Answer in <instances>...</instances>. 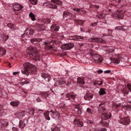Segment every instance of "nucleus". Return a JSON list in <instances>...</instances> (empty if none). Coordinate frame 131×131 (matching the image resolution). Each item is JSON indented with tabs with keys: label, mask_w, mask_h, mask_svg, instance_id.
Segmentation results:
<instances>
[{
	"label": "nucleus",
	"mask_w": 131,
	"mask_h": 131,
	"mask_svg": "<svg viewBox=\"0 0 131 131\" xmlns=\"http://www.w3.org/2000/svg\"><path fill=\"white\" fill-rule=\"evenodd\" d=\"M24 69L21 70V72L24 74L28 76L30 73H32L36 71V67L34 65L29 63H25L23 64Z\"/></svg>",
	"instance_id": "nucleus-1"
},
{
	"label": "nucleus",
	"mask_w": 131,
	"mask_h": 131,
	"mask_svg": "<svg viewBox=\"0 0 131 131\" xmlns=\"http://www.w3.org/2000/svg\"><path fill=\"white\" fill-rule=\"evenodd\" d=\"M122 104L121 103H119L118 104H115L113 105V106L116 108H118V107L121 106V105Z\"/></svg>",
	"instance_id": "nucleus-41"
},
{
	"label": "nucleus",
	"mask_w": 131,
	"mask_h": 131,
	"mask_svg": "<svg viewBox=\"0 0 131 131\" xmlns=\"http://www.w3.org/2000/svg\"><path fill=\"white\" fill-rule=\"evenodd\" d=\"M77 83L80 84H83L85 83V81L82 77L78 78H77Z\"/></svg>",
	"instance_id": "nucleus-20"
},
{
	"label": "nucleus",
	"mask_w": 131,
	"mask_h": 131,
	"mask_svg": "<svg viewBox=\"0 0 131 131\" xmlns=\"http://www.w3.org/2000/svg\"><path fill=\"white\" fill-rule=\"evenodd\" d=\"M113 62L114 63L118 64L119 62V60L118 59L114 58Z\"/></svg>",
	"instance_id": "nucleus-40"
},
{
	"label": "nucleus",
	"mask_w": 131,
	"mask_h": 131,
	"mask_svg": "<svg viewBox=\"0 0 131 131\" xmlns=\"http://www.w3.org/2000/svg\"><path fill=\"white\" fill-rule=\"evenodd\" d=\"M77 38L76 35L70 36L69 37L70 39L72 40H77Z\"/></svg>",
	"instance_id": "nucleus-39"
},
{
	"label": "nucleus",
	"mask_w": 131,
	"mask_h": 131,
	"mask_svg": "<svg viewBox=\"0 0 131 131\" xmlns=\"http://www.w3.org/2000/svg\"><path fill=\"white\" fill-rule=\"evenodd\" d=\"M0 123H1V128L4 129L5 127H6L8 125V124L7 122L5 120L1 119Z\"/></svg>",
	"instance_id": "nucleus-9"
},
{
	"label": "nucleus",
	"mask_w": 131,
	"mask_h": 131,
	"mask_svg": "<svg viewBox=\"0 0 131 131\" xmlns=\"http://www.w3.org/2000/svg\"><path fill=\"white\" fill-rule=\"evenodd\" d=\"M52 2L56 4L61 6L63 5L62 2L60 0H51Z\"/></svg>",
	"instance_id": "nucleus-21"
},
{
	"label": "nucleus",
	"mask_w": 131,
	"mask_h": 131,
	"mask_svg": "<svg viewBox=\"0 0 131 131\" xmlns=\"http://www.w3.org/2000/svg\"><path fill=\"white\" fill-rule=\"evenodd\" d=\"M60 113H59L57 111V110L54 112L53 114L52 115V116L53 117H57L59 118V117Z\"/></svg>",
	"instance_id": "nucleus-28"
},
{
	"label": "nucleus",
	"mask_w": 131,
	"mask_h": 131,
	"mask_svg": "<svg viewBox=\"0 0 131 131\" xmlns=\"http://www.w3.org/2000/svg\"><path fill=\"white\" fill-rule=\"evenodd\" d=\"M118 14H113V16L114 17H115L117 18L118 16Z\"/></svg>",
	"instance_id": "nucleus-60"
},
{
	"label": "nucleus",
	"mask_w": 131,
	"mask_h": 131,
	"mask_svg": "<svg viewBox=\"0 0 131 131\" xmlns=\"http://www.w3.org/2000/svg\"><path fill=\"white\" fill-rule=\"evenodd\" d=\"M7 26L9 27L10 28L12 29V28L13 26V25L11 24H8L7 25Z\"/></svg>",
	"instance_id": "nucleus-52"
},
{
	"label": "nucleus",
	"mask_w": 131,
	"mask_h": 131,
	"mask_svg": "<svg viewBox=\"0 0 131 131\" xmlns=\"http://www.w3.org/2000/svg\"><path fill=\"white\" fill-rule=\"evenodd\" d=\"M126 108L127 109L129 110H131V106H127Z\"/></svg>",
	"instance_id": "nucleus-62"
},
{
	"label": "nucleus",
	"mask_w": 131,
	"mask_h": 131,
	"mask_svg": "<svg viewBox=\"0 0 131 131\" xmlns=\"http://www.w3.org/2000/svg\"><path fill=\"white\" fill-rule=\"evenodd\" d=\"M41 76L42 78L48 82H49L51 79L50 75L46 73H42L41 74Z\"/></svg>",
	"instance_id": "nucleus-10"
},
{
	"label": "nucleus",
	"mask_w": 131,
	"mask_h": 131,
	"mask_svg": "<svg viewBox=\"0 0 131 131\" xmlns=\"http://www.w3.org/2000/svg\"><path fill=\"white\" fill-rule=\"evenodd\" d=\"M111 117V114L107 113L102 114L101 115L102 120H106L109 119Z\"/></svg>",
	"instance_id": "nucleus-8"
},
{
	"label": "nucleus",
	"mask_w": 131,
	"mask_h": 131,
	"mask_svg": "<svg viewBox=\"0 0 131 131\" xmlns=\"http://www.w3.org/2000/svg\"><path fill=\"white\" fill-rule=\"evenodd\" d=\"M100 82V81L97 80H95V81H93V85H94L96 86L97 85L99 84V83H98V82Z\"/></svg>",
	"instance_id": "nucleus-45"
},
{
	"label": "nucleus",
	"mask_w": 131,
	"mask_h": 131,
	"mask_svg": "<svg viewBox=\"0 0 131 131\" xmlns=\"http://www.w3.org/2000/svg\"><path fill=\"white\" fill-rule=\"evenodd\" d=\"M19 104V102L18 101H13L10 103V104L12 106L14 107L18 106Z\"/></svg>",
	"instance_id": "nucleus-22"
},
{
	"label": "nucleus",
	"mask_w": 131,
	"mask_h": 131,
	"mask_svg": "<svg viewBox=\"0 0 131 131\" xmlns=\"http://www.w3.org/2000/svg\"><path fill=\"white\" fill-rule=\"evenodd\" d=\"M57 110L55 109H52L51 111L49 112V113H51L50 114L52 116L54 113V112L56 111Z\"/></svg>",
	"instance_id": "nucleus-49"
},
{
	"label": "nucleus",
	"mask_w": 131,
	"mask_h": 131,
	"mask_svg": "<svg viewBox=\"0 0 131 131\" xmlns=\"http://www.w3.org/2000/svg\"><path fill=\"white\" fill-rule=\"evenodd\" d=\"M59 29V27L56 25H53L51 27V29L52 32L54 31H57Z\"/></svg>",
	"instance_id": "nucleus-16"
},
{
	"label": "nucleus",
	"mask_w": 131,
	"mask_h": 131,
	"mask_svg": "<svg viewBox=\"0 0 131 131\" xmlns=\"http://www.w3.org/2000/svg\"><path fill=\"white\" fill-rule=\"evenodd\" d=\"M3 111L2 110H0V116H1L3 114Z\"/></svg>",
	"instance_id": "nucleus-64"
},
{
	"label": "nucleus",
	"mask_w": 131,
	"mask_h": 131,
	"mask_svg": "<svg viewBox=\"0 0 131 131\" xmlns=\"http://www.w3.org/2000/svg\"><path fill=\"white\" fill-rule=\"evenodd\" d=\"M88 123H89L90 124H92L94 123L93 121H91L89 120H87V121L86 122Z\"/></svg>",
	"instance_id": "nucleus-59"
},
{
	"label": "nucleus",
	"mask_w": 131,
	"mask_h": 131,
	"mask_svg": "<svg viewBox=\"0 0 131 131\" xmlns=\"http://www.w3.org/2000/svg\"><path fill=\"white\" fill-rule=\"evenodd\" d=\"M90 54L92 56L94 54V52L92 50H90Z\"/></svg>",
	"instance_id": "nucleus-53"
},
{
	"label": "nucleus",
	"mask_w": 131,
	"mask_h": 131,
	"mask_svg": "<svg viewBox=\"0 0 131 131\" xmlns=\"http://www.w3.org/2000/svg\"><path fill=\"white\" fill-rule=\"evenodd\" d=\"M74 21L75 23L78 24L83 25V21L81 20L77 19H74Z\"/></svg>",
	"instance_id": "nucleus-30"
},
{
	"label": "nucleus",
	"mask_w": 131,
	"mask_h": 131,
	"mask_svg": "<svg viewBox=\"0 0 131 131\" xmlns=\"http://www.w3.org/2000/svg\"><path fill=\"white\" fill-rule=\"evenodd\" d=\"M93 59L97 63H100L102 61V57L99 55L96 54H94L92 56Z\"/></svg>",
	"instance_id": "nucleus-5"
},
{
	"label": "nucleus",
	"mask_w": 131,
	"mask_h": 131,
	"mask_svg": "<svg viewBox=\"0 0 131 131\" xmlns=\"http://www.w3.org/2000/svg\"><path fill=\"white\" fill-rule=\"evenodd\" d=\"M49 95V94H48L47 92H43L40 93V95H41V97H43V98H46Z\"/></svg>",
	"instance_id": "nucleus-29"
},
{
	"label": "nucleus",
	"mask_w": 131,
	"mask_h": 131,
	"mask_svg": "<svg viewBox=\"0 0 131 131\" xmlns=\"http://www.w3.org/2000/svg\"><path fill=\"white\" fill-rule=\"evenodd\" d=\"M9 38L8 35H4V34H1L0 35V40L3 42H5Z\"/></svg>",
	"instance_id": "nucleus-14"
},
{
	"label": "nucleus",
	"mask_w": 131,
	"mask_h": 131,
	"mask_svg": "<svg viewBox=\"0 0 131 131\" xmlns=\"http://www.w3.org/2000/svg\"><path fill=\"white\" fill-rule=\"evenodd\" d=\"M22 38H24L26 40L28 39L29 36L28 34L25 31L24 34L22 35L21 36Z\"/></svg>",
	"instance_id": "nucleus-27"
},
{
	"label": "nucleus",
	"mask_w": 131,
	"mask_h": 131,
	"mask_svg": "<svg viewBox=\"0 0 131 131\" xmlns=\"http://www.w3.org/2000/svg\"><path fill=\"white\" fill-rule=\"evenodd\" d=\"M63 16L64 18V17H68V18L69 19H71V17H72V18H74L75 17L76 15H73V14L70 13L69 12L64 11V12L63 14Z\"/></svg>",
	"instance_id": "nucleus-7"
},
{
	"label": "nucleus",
	"mask_w": 131,
	"mask_h": 131,
	"mask_svg": "<svg viewBox=\"0 0 131 131\" xmlns=\"http://www.w3.org/2000/svg\"><path fill=\"white\" fill-rule=\"evenodd\" d=\"M25 32H26L28 35H31L34 33V30L33 29L30 28H27L26 29Z\"/></svg>",
	"instance_id": "nucleus-19"
},
{
	"label": "nucleus",
	"mask_w": 131,
	"mask_h": 131,
	"mask_svg": "<svg viewBox=\"0 0 131 131\" xmlns=\"http://www.w3.org/2000/svg\"><path fill=\"white\" fill-rule=\"evenodd\" d=\"M97 24V22H94L91 24V26L93 27H94L96 26Z\"/></svg>",
	"instance_id": "nucleus-55"
},
{
	"label": "nucleus",
	"mask_w": 131,
	"mask_h": 131,
	"mask_svg": "<svg viewBox=\"0 0 131 131\" xmlns=\"http://www.w3.org/2000/svg\"><path fill=\"white\" fill-rule=\"evenodd\" d=\"M97 38H91L89 39V41H92L93 42H96L97 41Z\"/></svg>",
	"instance_id": "nucleus-38"
},
{
	"label": "nucleus",
	"mask_w": 131,
	"mask_h": 131,
	"mask_svg": "<svg viewBox=\"0 0 131 131\" xmlns=\"http://www.w3.org/2000/svg\"><path fill=\"white\" fill-rule=\"evenodd\" d=\"M29 113L30 114L31 112L32 115H33L34 113V111H35V109L34 108H30L29 109Z\"/></svg>",
	"instance_id": "nucleus-37"
},
{
	"label": "nucleus",
	"mask_w": 131,
	"mask_h": 131,
	"mask_svg": "<svg viewBox=\"0 0 131 131\" xmlns=\"http://www.w3.org/2000/svg\"><path fill=\"white\" fill-rule=\"evenodd\" d=\"M90 97V96H89V94H86L85 95V96L84 97V99L85 100H87V99L86 98V97Z\"/></svg>",
	"instance_id": "nucleus-58"
},
{
	"label": "nucleus",
	"mask_w": 131,
	"mask_h": 131,
	"mask_svg": "<svg viewBox=\"0 0 131 131\" xmlns=\"http://www.w3.org/2000/svg\"><path fill=\"white\" fill-rule=\"evenodd\" d=\"M86 111L89 114H92L93 111L90 108H88L87 109Z\"/></svg>",
	"instance_id": "nucleus-43"
},
{
	"label": "nucleus",
	"mask_w": 131,
	"mask_h": 131,
	"mask_svg": "<svg viewBox=\"0 0 131 131\" xmlns=\"http://www.w3.org/2000/svg\"><path fill=\"white\" fill-rule=\"evenodd\" d=\"M104 41L103 40V39L101 38H97V41L96 42H100L101 43H104L103 41Z\"/></svg>",
	"instance_id": "nucleus-42"
},
{
	"label": "nucleus",
	"mask_w": 131,
	"mask_h": 131,
	"mask_svg": "<svg viewBox=\"0 0 131 131\" xmlns=\"http://www.w3.org/2000/svg\"><path fill=\"white\" fill-rule=\"evenodd\" d=\"M97 72L99 74H100L102 73L103 72V71L102 70L99 69L97 71Z\"/></svg>",
	"instance_id": "nucleus-57"
},
{
	"label": "nucleus",
	"mask_w": 131,
	"mask_h": 131,
	"mask_svg": "<svg viewBox=\"0 0 131 131\" xmlns=\"http://www.w3.org/2000/svg\"><path fill=\"white\" fill-rule=\"evenodd\" d=\"M100 109L101 111H104L105 110V108L104 107H102Z\"/></svg>",
	"instance_id": "nucleus-56"
},
{
	"label": "nucleus",
	"mask_w": 131,
	"mask_h": 131,
	"mask_svg": "<svg viewBox=\"0 0 131 131\" xmlns=\"http://www.w3.org/2000/svg\"><path fill=\"white\" fill-rule=\"evenodd\" d=\"M45 27L43 25H38L37 27V29L39 32L45 30Z\"/></svg>",
	"instance_id": "nucleus-17"
},
{
	"label": "nucleus",
	"mask_w": 131,
	"mask_h": 131,
	"mask_svg": "<svg viewBox=\"0 0 131 131\" xmlns=\"http://www.w3.org/2000/svg\"><path fill=\"white\" fill-rule=\"evenodd\" d=\"M29 83L30 82L29 81L25 80L24 81L22 82L21 83V85L23 86L24 84H27Z\"/></svg>",
	"instance_id": "nucleus-47"
},
{
	"label": "nucleus",
	"mask_w": 131,
	"mask_h": 131,
	"mask_svg": "<svg viewBox=\"0 0 131 131\" xmlns=\"http://www.w3.org/2000/svg\"><path fill=\"white\" fill-rule=\"evenodd\" d=\"M111 72V71L110 70H107L105 71H104V73H110Z\"/></svg>",
	"instance_id": "nucleus-61"
},
{
	"label": "nucleus",
	"mask_w": 131,
	"mask_h": 131,
	"mask_svg": "<svg viewBox=\"0 0 131 131\" xmlns=\"http://www.w3.org/2000/svg\"><path fill=\"white\" fill-rule=\"evenodd\" d=\"M40 39L39 38H32L31 39L30 41L33 44H35L39 42Z\"/></svg>",
	"instance_id": "nucleus-26"
},
{
	"label": "nucleus",
	"mask_w": 131,
	"mask_h": 131,
	"mask_svg": "<svg viewBox=\"0 0 131 131\" xmlns=\"http://www.w3.org/2000/svg\"><path fill=\"white\" fill-rule=\"evenodd\" d=\"M73 80L69 78H65L62 79L61 80L57 82L54 86H56L58 85H62L64 83L66 84L67 85H71V83L73 82Z\"/></svg>",
	"instance_id": "nucleus-3"
},
{
	"label": "nucleus",
	"mask_w": 131,
	"mask_h": 131,
	"mask_svg": "<svg viewBox=\"0 0 131 131\" xmlns=\"http://www.w3.org/2000/svg\"><path fill=\"white\" fill-rule=\"evenodd\" d=\"M26 120H21L19 121V127L21 128H24L26 125L25 122L26 121Z\"/></svg>",
	"instance_id": "nucleus-18"
},
{
	"label": "nucleus",
	"mask_w": 131,
	"mask_h": 131,
	"mask_svg": "<svg viewBox=\"0 0 131 131\" xmlns=\"http://www.w3.org/2000/svg\"><path fill=\"white\" fill-rule=\"evenodd\" d=\"M47 4L49 5V7L53 9H57V5L51 3H45L44 4Z\"/></svg>",
	"instance_id": "nucleus-23"
},
{
	"label": "nucleus",
	"mask_w": 131,
	"mask_h": 131,
	"mask_svg": "<svg viewBox=\"0 0 131 131\" xmlns=\"http://www.w3.org/2000/svg\"><path fill=\"white\" fill-rule=\"evenodd\" d=\"M99 93L100 95H103L106 93L104 89L103 88H101L99 91Z\"/></svg>",
	"instance_id": "nucleus-31"
},
{
	"label": "nucleus",
	"mask_w": 131,
	"mask_h": 131,
	"mask_svg": "<svg viewBox=\"0 0 131 131\" xmlns=\"http://www.w3.org/2000/svg\"><path fill=\"white\" fill-rule=\"evenodd\" d=\"M73 122L75 125L77 127H81L83 125V122L79 119H75L74 121Z\"/></svg>",
	"instance_id": "nucleus-11"
},
{
	"label": "nucleus",
	"mask_w": 131,
	"mask_h": 131,
	"mask_svg": "<svg viewBox=\"0 0 131 131\" xmlns=\"http://www.w3.org/2000/svg\"><path fill=\"white\" fill-rule=\"evenodd\" d=\"M105 121V120H102V121L100 122V124H102V125L104 126H107L108 125L109 122L108 121Z\"/></svg>",
	"instance_id": "nucleus-24"
},
{
	"label": "nucleus",
	"mask_w": 131,
	"mask_h": 131,
	"mask_svg": "<svg viewBox=\"0 0 131 131\" xmlns=\"http://www.w3.org/2000/svg\"><path fill=\"white\" fill-rule=\"evenodd\" d=\"M49 112L48 111H45V112L43 114L45 119L48 120L50 119V118L49 116Z\"/></svg>",
	"instance_id": "nucleus-25"
},
{
	"label": "nucleus",
	"mask_w": 131,
	"mask_h": 131,
	"mask_svg": "<svg viewBox=\"0 0 131 131\" xmlns=\"http://www.w3.org/2000/svg\"><path fill=\"white\" fill-rule=\"evenodd\" d=\"M105 14L103 13H101L99 15H97L96 16L99 18L102 19L104 18Z\"/></svg>",
	"instance_id": "nucleus-35"
},
{
	"label": "nucleus",
	"mask_w": 131,
	"mask_h": 131,
	"mask_svg": "<svg viewBox=\"0 0 131 131\" xmlns=\"http://www.w3.org/2000/svg\"><path fill=\"white\" fill-rule=\"evenodd\" d=\"M127 86L128 90L131 92V85L130 84H127Z\"/></svg>",
	"instance_id": "nucleus-51"
},
{
	"label": "nucleus",
	"mask_w": 131,
	"mask_h": 131,
	"mask_svg": "<svg viewBox=\"0 0 131 131\" xmlns=\"http://www.w3.org/2000/svg\"><path fill=\"white\" fill-rule=\"evenodd\" d=\"M12 131H19L18 129L15 127H13L12 128Z\"/></svg>",
	"instance_id": "nucleus-54"
},
{
	"label": "nucleus",
	"mask_w": 131,
	"mask_h": 131,
	"mask_svg": "<svg viewBox=\"0 0 131 131\" xmlns=\"http://www.w3.org/2000/svg\"><path fill=\"white\" fill-rule=\"evenodd\" d=\"M74 46V44L72 43H66L63 46L61 47V48L65 50H70L73 48Z\"/></svg>",
	"instance_id": "nucleus-6"
},
{
	"label": "nucleus",
	"mask_w": 131,
	"mask_h": 131,
	"mask_svg": "<svg viewBox=\"0 0 131 131\" xmlns=\"http://www.w3.org/2000/svg\"><path fill=\"white\" fill-rule=\"evenodd\" d=\"M122 92L124 95H127L129 93L128 91L126 89H122Z\"/></svg>",
	"instance_id": "nucleus-34"
},
{
	"label": "nucleus",
	"mask_w": 131,
	"mask_h": 131,
	"mask_svg": "<svg viewBox=\"0 0 131 131\" xmlns=\"http://www.w3.org/2000/svg\"><path fill=\"white\" fill-rule=\"evenodd\" d=\"M98 131H106V129L105 128H103L101 130H98Z\"/></svg>",
	"instance_id": "nucleus-63"
},
{
	"label": "nucleus",
	"mask_w": 131,
	"mask_h": 131,
	"mask_svg": "<svg viewBox=\"0 0 131 131\" xmlns=\"http://www.w3.org/2000/svg\"><path fill=\"white\" fill-rule=\"evenodd\" d=\"M51 131H60V130L59 127L56 126Z\"/></svg>",
	"instance_id": "nucleus-44"
},
{
	"label": "nucleus",
	"mask_w": 131,
	"mask_h": 131,
	"mask_svg": "<svg viewBox=\"0 0 131 131\" xmlns=\"http://www.w3.org/2000/svg\"><path fill=\"white\" fill-rule=\"evenodd\" d=\"M13 6L15 10L19 11L21 10L23 8V7L19 4H14Z\"/></svg>",
	"instance_id": "nucleus-13"
},
{
	"label": "nucleus",
	"mask_w": 131,
	"mask_h": 131,
	"mask_svg": "<svg viewBox=\"0 0 131 131\" xmlns=\"http://www.w3.org/2000/svg\"><path fill=\"white\" fill-rule=\"evenodd\" d=\"M29 17L31 18V19L33 21H34L36 20L35 16L34 14L32 13L31 12L29 14Z\"/></svg>",
	"instance_id": "nucleus-32"
},
{
	"label": "nucleus",
	"mask_w": 131,
	"mask_h": 131,
	"mask_svg": "<svg viewBox=\"0 0 131 131\" xmlns=\"http://www.w3.org/2000/svg\"><path fill=\"white\" fill-rule=\"evenodd\" d=\"M29 1L31 2V4L33 5H36L37 3V0H29Z\"/></svg>",
	"instance_id": "nucleus-36"
},
{
	"label": "nucleus",
	"mask_w": 131,
	"mask_h": 131,
	"mask_svg": "<svg viewBox=\"0 0 131 131\" xmlns=\"http://www.w3.org/2000/svg\"><path fill=\"white\" fill-rule=\"evenodd\" d=\"M123 18V14L121 15H118V16L117 17V18L119 19H122Z\"/></svg>",
	"instance_id": "nucleus-50"
},
{
	"label": "nucleus",
	"mask_w": 131,
	"mask_h": 131,
	"mask_svg": "<svg viewBox=\"0 0 131 131\" xmlns=\"http://www.w3.org/2000/svg\"><path fill=\"white\" fill-rule=\"evenodd\" d=\"M76 36L77 38V39H84V38H86V37H83L81 36H79L78 35H76Z\"/></svg>",
	"instance_id": "nucleus-46"
},
{
	"label": "nucleus",
	"mask_w": 131,
	"mask_h": 131,
	"mask_svg": "<svg viewBox=\"0 0 131 131\" xmlns=\"http://www.w3.org/2000/svg\"><path fill=\"white\" fill-rule=\"evenodd\" d=\"M74 111L75 113L78 114H81V108L79 107V105H76L74 107Z\"/></svg>",
	"instance_id": "nucleus-15"
},
{
	"label": "nucleus",
	"mask_w": 131,
	"mask_h": 131,
	"mask_svg": "<svg viewBox=\"0 0 131 131\" xmlns=\"http://www.w3.org/2000/svg\"><path fill=\"white\" fill-rule=\"evenodd\" d=\"M27 51L31 52L28 53L30 57L32 58H36L37 59L39 58V56L38 54L37 53L38 51L36 48L30 47L27 50Z\"/></svg>",
	"instance_id": "nucleus-2"
},
{
	"label": "nucleus",
	"mask_w": 131,
	"mask_h": 131,
	"mask_svg": "<svg viewBox=\"0 0 131 131\" xmlns=\"http://www.w3.org/2000/svg\"><path fill=\"white\" fill-rule=\"evenodd\" d=\"M48 46L49 48V49H53L54 47V46L53 44L48 45Z\"/></svg>",
	"instance_id": "nucleus-48"
},
{
	"label": "nucleus",
	"mask_w": 131,
	"mask_h": 131,
	"mask_svg": "<svg viewBox=\"0 0 131 131\" xmlns=\"http://www.w3.org/2000/svg\"><path fill=\"white\" fill-rule=\"evenodd\" d=\"M76 96V95H72L70 94V93H68L66 95V100H70L71 98L73 100H74Z\"/></svg>",
	"instance_id": "nucleus-12"
},
{
	"label": "nucleus",
	"mask_w": 131,
	"mask_h": 131,
	"mask_svg": "<svg viewBox=\"0 0 131 131\" xmlns=\"http://www.w3.org/2000/svg\"><path fill=\"white\" fill-rule=\"evenodd\" d=\"M119 122L122 124L127 125L129 124L130 119L128 117H124L121 118L119 120Z\"/></svg>",
	"instance_id": "nucleus-4"
},
{
	"label": "nucleus",
	"mask_w": 131,
	"mask_h": 131,
	"mask_svg": "<svg viewBox=\"0 0 131 131\" xmlns=\"http://www.w3.org/2000/svg\"><path fill=\"white\" fill-rule=\"evenodd\" d=\"M0 57H1L3 56L6 53V50L4 49H2L1 50H0Z\"/></svg>",
	"instance_id": "nucleus-33"
}]
</instances>
